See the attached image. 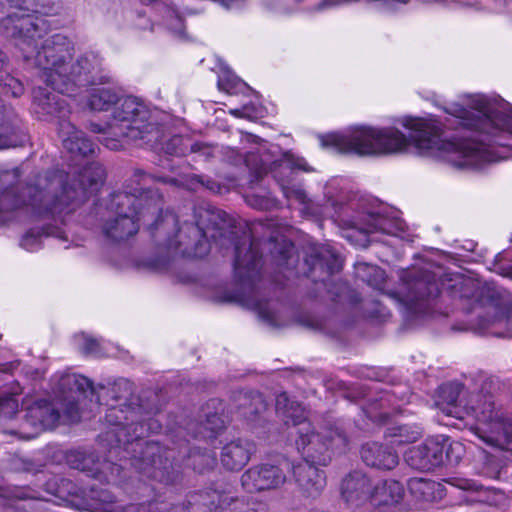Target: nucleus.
<instances>
[{"label": "nucleus", "mask_w": 512, "mask_h": 512, "mask_svg": "<svg viewBox=\"0 0 512 512\" xmlns=\"http://www.w3.org/2000/svg\"><path fill=\"white\" fill-rule=\"evenodd\" d=\"M164 199L156 189L130 188L111 193L106 202L109 215L100 222V233L110 244H124L134 238L140 222L154 242L174 255L202 258L210 250V240L221 248L235 249L234 272L239 282L253 285L259 278L262 243L235 225L225 211L211 205L194 209L195 223L180 224L176 214L163 211Z\"/></svg>", "instance_id": "obj_1"}, {"label": "nucleus", "mask_w": 512, "mask_h": 512, "mask_svg": "<svg viewBox=\"0 0 512 512\" xmlns=\"http://www.w3.org/2000/svg\"><path fill=\"white\" fill-rule=\"evenodd\" d=\"M473 111H460L461 125L471 135L456 140L442 137V129L436 120L408 119L404 126L409 136L395 128L359 126L346 135L332 134L324 144L340 152L360 156L392 154L405 151L411 144L420 153L451 163L459 168H480L486 163L505 159L500 148L512 149V114L508 103L478 95L472 99Z\"/></svg>", "instance_id": "obj_2"}, {"label": "nucleus", "mask_w": 512, "mask_h": 512, "mask_svg": "<svg viewBox=\"0 0 512 512\" xmlns=\"http://www.w3.org/2000/svg\"><path fill=\"white\" fill-rule=\"evenodd\" d=\"M132 383L119 379L108 386L98 385L94 393L95 402L109 406L105 413L106 422L114 426L112 433L119 445H130L139 456L130 459V465L140 474L166 484L174 483L179 477V460L174 448H166L158 442L140 440L163 429L157 408L139 403L131 398Z\"/></svg>", "instance_id": "obj_3"}, {"label": "nucleus", "mask_w": 512, "mask_h": 512, "mask_svg": "<svg viewBox=\"0 0 512 512\" xmlns=\"http://www.w3.org/2000/svg\"><path fill=\"white\" fill-rule=\"evenodd\" d=\"M9 176L8 171L0 170V224L25 205L32 208L35 216L63 224L66 215L100 190L105 170L100 163H90L72 176L63 170L46 171L24 189L23 195L16 194L12 187H5Z\"/></svg>", "instance_id": "obj_4"}, {"label": "nucleus", "mask_w": 512, "mask_h": 512, "mask_svg": "<svg viewBox=\"0 0 512 512\" xmlns=\"http://www.w3.org/2000/svg\"><path fill=\"white\" fill-rule=\"evenodd\" d=\"M15 44L26 60L34 58L38 77L60 93L74 95L76 87L110 81L102 58L95 52H85L71 63L72 43L65 34H13Z\"/></svg>", "instance_id": "obj_5"}, {"label": "nucleus", "mask_w": 512, "mask_h": 512, "mask_svg": "<svg viewBox=\"0 0 512 512\" xmlns=\"http://www.w3.org/2000/svg\"><path fill=\"white\" fill-rule=\"evenodd\" d=\"M89 129L102 134L101 141L110 150H119L123 140L154 147L162 135L150 111L133 97L119 98L112 119L105 124L90 122Z\"/></svg>", "instance_id": "obj_6"}, {"label": "nucleus", "mask_w": 512, "mask_h": 512, "mask_svg": "<svg viewBox=\"0 0 512 512\" xmlns=\"http://www.w3.org/2000/svg\"><path fill=\"white\" fill-rule=\"evenodd\" d=\"M189 507L149 502L147 504H130L122 512H258L255 503L235 496L226 489H209L194 493L188 500Z\"/></svg>", "instance_id": "obj_7"}, {"label": "nucleus", "mask_w": 512, "mask_h": 512, "mask_svg": "<svg viewBox=\"0 0 512 512\" xmlns=\"http://www.w3.org/2000/svg\"><path fill=\"white\" fill-rule=\"evenodd\" d=\"M244 161L253 175V179L250 181L252 187L270 171L287 199H293L300 204L307 202V194L304 189L299 185L288 184L282 175L284 172L290 174L293 169L309 171L303 158L295 156L290 151H285L281 153L280 158L273 161L262 155L257 162V155L254 153H249Z\"/></svg>", "instance_id": "obj_8"}, {"label": "nucleus", "mask_w": 512, "mask_h": 512, "mask_svg": "<svg viewBox=\"0 0 512 512\" xmlns=\"http://www.w3.org/2000/svg\"><path fill=\"white\" fill-rule=\"evenodd\" d=\"M402 280V290L388 293L387 296L395 300L407 313L425 312L429 308L430 301L439 296V284L429 271H412L406 273Z\"/></svg>", "instance_id": "obj_9"}, {"label": "nucleus", "mask_w": 512, "mask_h": 512, "mask_svg": "<svg viewBox=\"0 0 512 512\" xmlns=\"http://www.w3.org/2000/svg\"><path fill=\"white\" fill-rule=\"evenodd\" d=\"M296 447L302 454L303 460L326 466L335 449H344L348 444L346 434L339 428H332L324 432H315L311 424L298 428Z\"/></svg>", "instance_id": "obj_10"}, {"label": "nucleus", "mask_w": 512, "mask_h": 512, "mask_svg": "<svg viewBox=\"0 0 512 512\" xmlns=\"http://www.w3.org/2000/svg\"><path fill=\"white\" fill-rule=\"evenodd\" d=\"M460 449V443H450L449 438L440 435L430 437L422 444L409 448L404 459L411 468L428 472L443 464L444 455L450 463L458 462L460 455H454V452Z\"/></svg>", "instance_id": "obj_11"}, {"label": "nucleus", "mask_w": 512, "mask_h": 512, "mask_svg": "<svg viewBox=\"0 0 512 512\" xmlns=\"http://www.w3.org/2000/svg\"><path fill=\"white\" fill-rule=\"evenodd\" d=\"M472 409L479 421L490 426L487 434L483 428H476V435L490 446H496L500 442V435L503 434L505 439L512 441V419L503 421L494 410V401L491 395L484 396V400H478Z\"/></svg>", "instance_id": "obj_12"}, {"label": "nucleus", "mask_w": 512, "mask_h": 512, "mask_svg": "<svg viewBox=\"0 0 512 512\" xmlns=\"http://www.w3.org/2000/svg\"><path fill=\"white\" fill-rule=\"evenodd\" d=\"M306 276L314 283H322L328 292L327 281L342 268L339 256L326 245H312L305 258Z\"/></svg>", "instance_id": "obj_13"}, {"label": "nucleus", "mask_w": 512, "mask_h": 512, "mask_svg": "<svg viewBox=\"0 0 512 512\" xmlns=\"http://www.w3.org/2000/svg\"><path fill=\"white\" fill-rule=\"evenodd\" d=\"M287 480L284 470L274 464L261 463L248 468L240 478L242 488L248 493H259L281 488Z\"/></svg>", "instance_id": "obj_14"}, {"label": "nucleus", "mask_w": 512, "mask_h": 512, "mask_svg": "<svg viewBox=\"0 0 512 512\" xmlns=\"http://www.w3.org/2000/svg\"><path fill=\"white\" fill-rule=\"evenodd\" d=\"M69 465L84 472L87 476L107 482L116 480L123 469L121 464H116L104 459L101 461L94 453L74 451L67 456Z\"/></svg>", "instance_id": "obj_15"}, {"label": "nucleus", "mask_w": 512, "mask_h": 512, "mask_svg": "<svg viewBox=\"0 0 512 512\" xmlns=\"http://www.w3.org/2000/svg\"><path fill=\"white\" fill-rule=\"evenodd\" d=\"M478 326L498 337L512 336V301L509 296L492 301L483 315H479Z\"/></svg>", "instance_id": "obj_16"}, {"label": "nucleus", "mask_w": 512, "mask_h": 512, "mask_svg": "<svg viewBox=\"0 0 512 512\" xmlns=\"http://www.w3.org/2000/svg\"><path fill=\"white\" fill-rule=\"evenodd\" d=\"M51 92L47 88L37 87L33 89V109L38 118L44 121H55L59 127V122L68 120L70 109L65 93L58 90Z\"/></svg>", "instance_id": "obj_17"}, {"label": "nucleus", "mask_w": 512, "mask_h": 512, "mask_svg": "<svg viewBox=\"0 0 512 512\" xmlns=\"http://www.w3.org/2000/svg\"><path fill=\"white\" fill-rule=\"evenodd\" d=\"M60 418L59 411L47 400H37L26 409L22 423L23 433L27 439L40 432L53 429Z\"/></svg>", "instance_id": "obj_18"}, {"label": "nucleus", "mask_w": 512, "mask_h": 512, "mask_svg": "<svg viewBox=\"0 0 512 512\" xmlns=\"http://www.w3.org/2000/svg\"><path fill=\"white\" fill-rule=\"evenodd\" d=\"M20 8L0 19L1 32H48L51 30L48 20L35 12Z\"/></svg>", "instance_id": "obj_19"}, {"label": "nucleus", "mask_w": 512, "mask_h": 512, "mask_svg": "<svg viewBox=\"0 0 512 512\" xmlns=\"http://www.w3.org/2000/svg\"><path fill=\"white\" fill-rule=\"evenodd\" d=\"M319 465L302 461L293 466V477L299 489L307 497H317L326 485L324 471L318 468Z\"/></svg>", "instance_id": "obj_20"}, {"label": "nucleus", "mask_w": 512, "mask_h": 512, "mask_svg": "<svg viewBox=\"0 0 512 512\" xmlns=\"http://www.w3.org/2000/svg\"><path fill=\"white\" fill-rule=\"evenodd\" d=\"M256 453V444L244 438L227 443L221 451V464L229 471H240Z\"/></svg>", "instance_id": "obj_21"}, {"label": "nucleus", "mask_w": 512, "mask_h": 512, "mask_svg": "<svg viewBox=\"0 0 512 512\" xmlns=\"http://www.w3.org/2000/svg\"><path fill=\"white\" fill-rule=\"evenodd\" d=\"M58 134L63 147L72 157H86L95 153L96 145L69 120L59 122Z\"/></svg>", "instance_id": "obj_22"}, {"label": "nucleus", "mask_w": 512, "mask_h": 512, "mask_svg": "<svg viewBox=\"0 0 512 512\" xmlns=\"http://www.w3.org/2000/svg\"><path fill=\"white\" fill-rule=\"evenodd\" d=\"M360 453L363 462L367 466L379 470H392L399 463V456L396 451L377 442L364 444Z\"/></svg>", "instance_id": "obj_23"}, {"label": "nucleus", "mask_w": 512, "mask_h": 512, "mask_svg": "<svg viewBox=\"0 0 512 512\" xmlns=\"http://www.w3.org/2000/svg\"><path fill=\"white\" fill-rule=\"evenodd\" d=\"M371 491V480L361 471L351 472L342 481V496L348 503L359 505L370 502Z\"/></svg>", "instance_id": "obj_24"}, {"label": "nucleus", "mask_w": 512, "mask_h": 512, "mask_svg": "<svg viewBox=\"0 0 512 512\" xmlns=\"http://www.w3.org/2000/svg\"><path fill=\"white\" fill-rule=\"evenodd\" d=\"M264 246L269 250L271 260L279 272L289 279L297 263V258L294 256V245L284 238L280 241L271 238L264 242Z\"/></svg>", "instance_id": "obj_25"}, {"label": "nucleus", "mask_w": 512, "mask_h": 512, "mask_svg": "<svg viewBox=\"0 0 512 512\" xmlns=\"http://www.w3.org/2000/svg\"><path fill=\"white\" fill-rule=\"evenodd\" d=\"M20 120L11 106H7L0 99V149L16 147L19 139Z\"/></svg>", "instance_id": "obj_26"}, {"label": "nucleus", "mask_w": 512, "mask_h": 512, "mask_svg": "<svg viewBox=\"0 0 512 512\" xmlns=\"http://www.w3.org/2000/svg\"><path fill=\"white\" fill-rule=\"evenodd\" d=\"M404 487L396 480L388 479L372 485L370 503L375 507H393L404 497Z\"/></svg>", "instance_id": "obj_27"}, {"label": "nucleus", "mask_w": 512, "mask_h": 512, "mask_svg": "<svg viewBox=\"0 0 512 512\" xmlns=\"http://www.w3.org/2000/svg\"><path fill=\"white\" fill-rule=\"evenodd\" d=\"M357 228L367 235L376 233L397 235L398 232L403 231V222L398 218L380 213H368L363 216Z\"/></svg>", "instance_id": "obj_28"}, {"label": "nucleus", "mask_w": 512, "mask_h": 512, "mask_svg": "<svg viewBox=\"0 0 512 512\" xmlns=\"http://www.w3.org/2000/svg\"><path fill=\"white\" fill-rule=\"evenodd\" d=\"M276 412L286 425L305 427V424H311L307 421L304 408L299 402L290 399L287 393H280L276 397Z\"/></svg>", "instance_id": "obj_29"}, {"label": "nucleus", "mask_w": 512, "mask_h": 512, "mask_svg": "<svg viewBox=\"0 0 512 512\" xmlns=\"http://www.w3.org/2000/svg\"><path fill=\"white\" fill-rule=\"evenodd\" d=\"M179 455L185 466L199 473L212 469L216 464L215 453L198 447L190 448L186 443L179 446Z\"/></svg>", "instance_id": "obj_30"}, {"label": "nucleus", "mask_w": 512, "mask_h": 512, "mask_svg": "<svg viewBox=\"0 0 512 512\" xmlns=\"http://www.w3.org/2000/svg\"><path fill=\"white\" fill-rule=\"evenodd\" d=\"M235 401L238 414L248 421H255L267 408L260 393H239Z\"/></svg>", "instance_id": "obj_31"}, {"label": "nucleus", "mask_w": 512, "mask_h": 512, "mask_svg": "<svg viewBox=\"0 0 512 512\" xmlns=\"http://www.w3.org/2000/svg\"><path fill=\"white\" fill-rule=\"evenodd\" d=\"M58 390L63 394L66 392H79L85 395L89 393L94 397L96 386H94L93 383L83 375L65 373L59 378Z\"/></svg>", "instance_id": "obj_32"}, {"label": "nucleus", "mask_w": 512, "mask_h": 512, "mask_svg": "<svg viewBox=\"0 0 512 512\" xmlns=\"http://www.w3.org/2000/svg\"><path fill=\"white\" fill-rule=\"evenodd\" d=\"M159 129L162 133L159 141L154 147H151L155 150H160L165 152L168 155L173 156H186L189 154L190 146H191V139L189 137H184L180 135H174L170 137L166 142H163V139L165 137L164 129L162 126L159 125Z\"/></svg>", "instance_id": "obj_33"}, {"label": "nucleus", "mask_w": 512, "mask_h": 512, "mask_svg": "<svg viewBox=\"0 0 512 512\" xmlns=\"http://www.w3.org/2000/svg\"><path fill=\"white\" fill-rule=\"evenodd\" d=\"M119 97L110 88H95L88 97V106L94 111L108 110L110 106L117 104Z\"/></svg>", "instance_id": "obj_34"}, {"label": "nucleus", "mask_w": 512, "mask_h": 512, "mask_svg": "<svg viewBox=\"0 0 512 512\" xmlns=\"http://www.w3.org/2000/svg\"><path fill=\"white\" fill-rule=\"evenodd\" d=\"M421 434V430L417 426L396 425L389 427L385 435L391 439L392 444L402 445L417 441Z\"/></svg>", "instance_id": "obj_35"}, {"label": "nucleus", "mask_w": 512, "mask_h": 512, "mask_svg": "<svg viewBox=\"0 0 512 512\" xmlns=\"http://www.w3.org/2000/svg\"><path fill=\"white\" fill-rule=\"evenodd\" d=\"M225 427L224 419L218 413L206 414V419L198 425L195 438L213 439Z\"/></svg>", "instance_id": "obj_36"}, {"label": "nucleus", "mask_w": 512, "mask_h": 512, "mask_svg": "<svg viewBox=\"0 0 512 512\" xmlns=\"http://www.w3.org/2000/svg\"><path fill=\"white\" fill-rule=\"evenodd\" d=\"M246 202L253 208L260 210H271L278 206L276 198L271 196L269 191L263 190L246 196Z\"/></svg>", "instance_id": "obj_37"}, {"label": "nucleus", "mask_w": 512, "mask_h": 512, "mask_svg": "<svg viewBox=\"0 0 512 512\" xmlns=\"http://www.w3.org/2000/svg\"><path fill=\"white\" fill-rule=\"evenodd\" d=\"M463 386L458 382H449L440 386L439 400L448 405H456Z\"/></svg>", "instance_id": "obj_38"}, {"label": "nucleus", "mask_w": 512, "mask_h": 512, "mask_svg": "<svg viewBox=\"0 0 512 512\" xmlns=\"http://www.w3.org/2000/svg\"><path fill=\"white\" fill-rule=\"evenodd\" d=\"M452 484L459 489H462L464 491H468L471 493H476L478 495H480L484 492L483 485H481L471 479L457 478V479L453 480ZM483 501H484V499H482L480 496L471 497V498L467 499V502H469V503L483 502Z\"/></svg>", "instance_id": "obj_39"}, {"label": "nucleus", "mask_w": 512, "mask_h": 512, "mask_svg": "<svg viewBox=\"0 0 512 512\" xmlns=\"http://www.w3.org/2000/svg\"><path fill=\"white\" fill-rule=\"evenodd\" d=\"M364 275L360 277L370 286L379 287L384 282V271L371 265H361Z\"/></svg>", "instance_id": "obj_40"}, {"label": "nucleus", "mask_w": 512, "mask_h": 512, "mask_svg": "<svg viewBox=\"0 0 512 512\" xmlns=\"http://www.w3.org/2000/svg\"><path fill=\"white\" fill-rule=\"evenodd\" d=\"M55 0H32L28 1V9L31 12L42 15L46 18L54 11Z\"/></svg>", "instance_id": "obj_41"}, {"label": "nucleus", "mask_w": 512, "mask_h": 512, "mask_svg": "<svg viewBox=\"0 0 512 512\" xmlns=\"http://www.w3.org/2000/svg\"><path fill=\"white\" fill-rule=\"evenodd\" d=\"M216 151V147L204 143V142H191L189 154H197L199 157H203L205 160L213 157Z\"/></svg>", "instance_id": "obj_42"}, {"label": "nucleus", "mask_w": 512, "mask_h": 512, "mask_svg": "<svg viewBox=\"0 0 512 512\" xmlns=\"http://www.w3.org/2000/svg\"><path fill=\"white\" fill-rule=\"evenodd\" d=\"M80 343V349L84 354H93L96 355L99 353V343L96 339L87 336L86 334H81L78 336Z\"/></svg>", "instance_id": "obj_43"}, {"label": "nucleus", "mask_w": 512, "mask_h": 512, "mask_svg": "<svg viewBox=\"0 0 512 512\" xmlns=\"http://www.w3.org/2000/svg\"><path fill=\"white\" fill-rule=\"evenodd\" d=\"M21 246L28 250L34 251L40 247V232L29 231L21 240Z\"/></svg>", "instance_id": "obj_44"}, {"label": "nucleus", "mask_w": 512, "mask_h": 512, "mask_svg": "<svg viewBox=\"0 0 512 512\" xmlns=\"http://www.w3.org/2000/svg\"><path fill=\"white\" fill-rule=\"evenodd\" d=\"M18 407V402L13 396L0 398V414L12 415Z\"/></svg>", "instance_id": "obj_45"}, {"label": "nucleus", "mask_w": 512, "mask_h": 512, "mask_svg": "<svg viewBox=\"0 0 512 512\" xmlns=\"http://www.w3.org/2000/svg\"><path fill=\"white\" fill-rule=\"evenodd\" d=\"M5 86L8 87V90L6 93H10L13 97H19L23 94L24 88L23 85L17 80L12 77L7 78V82L5 83Z\"/></svg>", "instance_id": "obj_46"}, {"label": "nucleus", "mask_w": 512, "mask_h": 512, "mask_svg": "<svg viewBox=\"0 0 512 512\" xmlns=\"http://www.w3.org/2000/svg\"><path fill=\"white\" fill-rule=\"evenodd\" d=\"M433 486V482L425 481L424 479H415L410 483V489L412 491H420L423 495H425L428 490H431Z\"/></svg>", "instance_id": "obj_47"}, {"label": "nucleus", "mask_w": 512, "mask_h": 512, "mask_svg": "<svg viewBox=\"0 0 512 512\" xmlns=\"http://www.w3.org/2000/svg\"><path fill=\"white\" fill-rule=\"evenodd\" d=\"M66 412L72 421H78L80 419L78 404L74 397L69 402Z\"/></svg>", "instance_id": "obj_48"}, {"label": "nucleus", "mask_w": 512, "mask_h": 512, "mask_svg": "<svg viewBox=\"0 0 512 512\" xmlns=\"http://www.w3.org/2000/svg\"><path fill=\"white\" fill-rule=\"evenodd\" d=\"M146 178H154L152 175H148L146 172H144L141 169H136L133 174V181L140 184V182H145Z\"/></svg>", "instance_id": "obj_49"}, {"label": "nucleus", "mask_w": 512, "mask_h": 512, "mask_svg": "<svg viewBox=\"0 0 512 512\" xmlns=\"http://www.w3.org/2000/svg\"><path fill=\"white\" fill-rule=\"evenodd\" d=\"M156 179L158 181H161V182H164V183H167V184H171V185H174V186H178L181 184V182L177 179V178H174V177H156Z\"/></svg>", "instance_id": "obj_50"}, {"label": "nucleus", "mask_w": 512, "mask_h": 512, "mask_svg": "<svg viewBox=\"0 0 512 512\" xmlns=\"http://www.w3.org/2000/svg\"><path fill=\"white\" fill-rule=\"evenodd\" d=\"M218 87L220 90L229 92L233 88V85L230 83V81H225L224 79L219 78Z\"/></svg>", "instance_id": "obj_51"}, {"label": "nucleus", "mask_w": 512, "mask_h": 512, "mask_svg": "<svg viewBox=\"0 0 512 512\" xmlns=\"http://www.w3.org/2000/svg\"><path fill=\"white\" fill-rule=\"evenodd\" d=\"M42 233H43L44 235H47V236H49V235H55V236H57V237H61V238H62V235H61V234H62V232H61L58 228H56V229H55V231H54V230H52V229H50V228H43V229H42Z\"/></svg>", "instance_id": "obj_52"}, {"label": "nucleus", "mask_w": 512, "mask_h": 512, "mask_svg": "<svg viewBox=\"0 0 512 512\" xmlns=\"http://www.w3.org/2000/svg\"><path fill=\"white\" fill-rule=\"evenodd\" d=\"M260 314H261V316H262L263 318H265L267 321H269V322H270V321H272V317H271V315H270V314L265 313L264 311H261V312H260Z\"/></svg>", "instance_id": "obj_53"}, {"label": "nucleus", "mask_w": 512, "mask_h": 512, "mask_svg": "<svg viewBox=\"0 0 512 512\" xmlns=\"http://www.w3.org/2000/svg\"><path fill=\"white\" fill-rule=\"evenodd\" d=\"M4 62H5L4 55H3V53L0 51V68H2V66H3Z\"/></svg>", "instance_id": "obj_54"}, {"label": "nucleus", "mask_w": 512, "mask_h": 512, "mask_svg": "<svg viewBox=\"0 0 512 512\" xmlns=\"http://www.w3.org/2000/svg\"><path fill=\"white\" fill-rule=\"evenodd\" d=\"M141 1H142V3H144V4H150V3L155 2L156 0H141Z\"/></svg>", "instance_id": "obj_55"}, {"label": "nucleus", "mask_w": 512, "mask_h": 512, "mask_svg": "<svg viewBox=\"0 0 512 512\" xmlns=\"http://www.w3.org/2000/svg\"><path fill=\"white\" fill-rule=\"evenodd\" d=\"M506 4L512 3V0H504Z\"/></svg>", "instance_id": "obj_56"}, {"label": "nucleus", "mask_w": 512, "mask_h": 512, "mask_svg": "<svg viewBox=\"0 0 512 512\" xmlns=\"http://www.w3.org/2000/svg\"><path fill=\"white\" fill-rule=\"evenodd\" d=\"M386 415H387L386 413H381V414H380L381 419H382L384 416H386Z\"/></svg>", "instance_id": "obj_57"}]
</instances>
